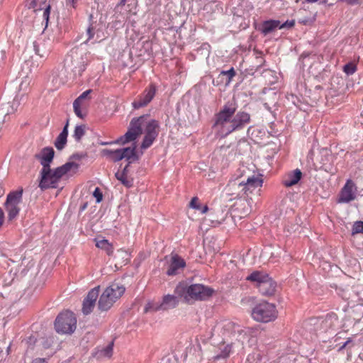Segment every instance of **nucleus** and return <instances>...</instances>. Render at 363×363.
<instances>
[{
	"label": "nucleus",
	"instance_id": "4d7b16f0",
	"mask_svg": "<svg viewBox=\"0 0 363 363\" xmlns=\"http://www.w3.org/2000/svg\"><path fill=\"white\" fill-rule=\"evenodd\" d=\"M325 160H326V161H327V160H328V159H327V158H325L324 160H323V164H325Z\"/></svg>",
	"mask_w": 363,
	"mask_h": 363
},
{
	"label": "nucleus",
	"instance_id": "2f4dec72",
	"mask_svg": "<svg viewBox=\"0 0 363 363\" xmlns=\"http://www.w3.org/2000/svg\"><path fill=\"white\" fill-rule=\"evenodd\" d=\"M233 343L225 344V342H223V344L220 346V353L217 354L215 358H227L229 357L231 351H232Z\"/></svg>",
	"mask_w": 363,
	"mask_h": 363
},
{
	"label": "nucleus",
	"instance_id": "6e6552de",
	"mask_svg": "<svg viewBox=\"0 0 363 363\" xmlns=\"http://www.w3.org/2000/svg\"><path fill=\"white\" fill-rule=\"evenodd\" d=\"M23 192V189L21 187L17 191H11L7 195L4 206L9 220L16 218L20 212L18 206L22 201Z\"/></svg>",
	"mask_w": 363,
	"mask_h": 363
},
{
	"label": "nucleus",
	"instance_id": "5fc2aeb1",
	"mask_svg": "<svg viewBox=\"0 0 363 363\" xmlns=\"http://www.w3.org/2000/svg\"><path fill=\"white\" fill-rule=\"evenodd\" d=\"M322 153H325V156H328L329 155L328 153V151L326 150H323Z\"/></svg>",
	"mask_w": 363,
	"mask_h": 363
},
{
	"label": "nucleus",
	"instance_id": "c85d7f7f",
	"mask_svg": "<svg viewBox=\"0 0 363 363\" xmlns=\"http://www.w3.org/2000/svg\"><path fill=\"white\" fill-rule=\"evenodd\" d=\"M235 211L240 213V217H245L250 213V208L247 201H240L235 206Z\"/></svg>",
	"mask_w": 363,
	"mask_h": 363
},
{
	"label": "nucleus",
	"instance_id": "20e7f679",
	"mask_svg": "<svg viewBox=\"0 0 363 363\" xmlns=\"http://www.w3.org/2000/svg\"><path fill=\"white\" fill-rule=\"evenodd\" d=\"M251 315L252 319L258 323H268L277 320L278 310L274 303L262 301L255 306Z\"/></svg>",
	"mask_w": 363,
	"mask_h": 363
},
{
	"label": "nucleus",
	"instance_id": "f3484780",
	"mask_svg": "<svg viewBox=\"0 0 363 363\" xmlns=\"http://www.w3.org/2000/svg\"><path fill=\"white\" fill-rule=\"evenodd\" d=\"M233 118L232 133L243 129L251 121L250 114L245 111H238Z\"/></svg>",
	"mask_w": 363,
	"mask_h": 363
},
{
	"label": "nucleus",
	"instance_id": "864d4df0",
	"mask_svg": "<svg viewBox=\"0 0 363 363\" xmlns=\"http://www.w3.org/2000/svg\"><path fill=\"white\" fill-rule=\"evenodd\" d=\"M318 0H305V1L306 3H313V2H316L318 1Z\"/></svg>",
	"mask_w": 363,
	"mask_h": 363
},
{
	"label": "nucleus",
	"instance_id": "cd10ccee",
	"mask_svg": "<svg viewBox=\"0 0 363 363\" xmlns=\"http://www.w3.org/2000/svg\"><path fill=\"white\" fill-rule=\"evenodd\" d=\"M102 153L104 156L108 157L110 160L113 162H118L123 159V154L121 152V149H117L115 150L104 149L102 151Z\"/></svg>",
	"mask_w": 363,
	"mask_h": 363
},
{
	"label": "nucleus",
	"instance_id": "58836bf2",
	"mask_svg": "<svg viewBox=\"0 0 363 363\" xmlns=\"http://www.w3.org/2000/svg\"><path fill=\"white\" fill-rule=\"evenodd\" d=\"M220 74L223 75L228 76V82H230L233 79V78L236 75V72L233 67L230 68L228 71H222Z\"/></svg>",
	"mask_w": 363,
	"mask_h": 363
},
{
	"label": "nucleus",
	"instance_id": "0eeeda50",
	"mask_svg": "<svg viewBox=\"0 0 363 363\" xmlns=\"http://www.w3.org/2000/svg\"><path fill=\"white\" fill-rule=\"evenodd\" d=\"M213 293L211 288L201 284L189 285L186 281H180L175 289L177 295H212Z\"/></svg>",
	"mask_w": 363,
	"mask_h": 363
},
{
	"label": "nucleus",
	"instance_id": "3c124183",
	"mask_svg": "<svg viewBox=\"0 0 363 363\" xmlns=\"http://www.w3.org/2000/svg\"><path fill=\"white\" fill-rule=\"evenodd\" d=\"M199 211H201V213L204 214V213H207V212H208V206H207V205H205V206H203V207H201V208H200V210H199Z\"/></svg>",
	"mask_w": 363,
	"mask_h": 363
},
{
	"label": "nucleus",
	"instance_id": "ddd939ff",
	"mask_svg": "<svg viewBox=\"0 0 363 363\" xmlns=\"http://www.w3.org/2000/svg\"><path fill=\"white\" fill-rule=\"evenodd\" d=\"M91 90L84 91L79 97H77L73 103V108L74 113L80 118H83L86 116V111L89 105V94Z\"/></svg>",
	"mask_w": 363,
	"mask_h": 363
},
{
	"label": "nucleus",
	"instance_id": "603ef678",
	"mask_svg": "<svg viewBox=\"0 0 363 363\" xmlns=\"http://www.w3.org/2000/svg\"><path fill=\"white\" fill-rule=\"evenodd\" d=\"M352 341V340L350 338H349L344 344L342 347H340V350H343L344 348L346 347V346Z\"/></svg>",
	"mask_w": 363,
	"mask_h": 363
},
{
	"label": "nucleus",
	"instance_id": "f704fd0d",
	"mask_svg": "<svg viewBox=\"0 0 363 363\" xmlns=\"http://www.w3.org/2000/svg\"><path fill=\"white\" fill-rule=\"evenodd\" d=\"M86 133V125H77L74 128V133H73V138L74 140L77 142H79L82 137Z\"/></svg>",
	"mask_w": 363,
	"mask_h": 363
},
{
	"label": "nucleus",
	"instance_id": "7ed1b4c3",
	"mask_svg": "<svg viewBox=\"0 0 363 363\" xmlns=\"http://www.w3.org/2000/svg\"><path fill=\"white\" fill-rule=\"evenodd\" d=\"M237 108L236 102L229 101L215 114L213 128L216 130L217 135L225 138L232 133L233 117Z\"/></svg>",
	"mask_w": 363,
	"mask_h": 363
},
{
	"label": "nucleus",
	"instance_id": "9d476101",
	"mask_svg": "<svg viewBox=\"0 0 363 363\" xmlns=\"http://www.w3.org/2000/svg\"><path fill=\"white\" fill-rule=\"evenodd\" d=\"M90 60L89 52L78 50H72L71 54L72 71L76 74L82 75Z\"/></svg>",
	"mask_w": 363,
	"mask_h": 363
},
{
	"label": "nucleus",
	"instance_id": "5701e85b",
	"mask_svg": "<svg viewBox=\"0 0 363 363\" xmlns=\"http://www.w3.org/2000/svg\"><path fill=\"white\" fill-rule=\"evenodd\" d=\"M118 296H99L97 308L100 311H106L110 309L117 301Z\"/></svg>",
	"mask_w": 363,
	"mask_h": 363
},
{
	"label": "nucleus",
	"instance_id": "a211bd4d",
	"mask_svg": "<svg viewBox=\"0 0 363 363\" xmlns=\"http://www.w3.org/2000/svg\"><path fill=\"white\" fill-rule=\"evenodd\" d=\"M214 330L218 333H222L223 336L235 335L236 333L235 324L226 320L217 323Z\"/></svg>",
	"mask_w": 363,
	"mask_h": 363
},
{
	"label": "nucleus",
	"instance_id": "e433bc0d",
	"mask_svg": "<svg viewBox=\"0 0 363 363\" xmlns=\"http://www.w3.org/2000/svg\"><path fill=\"white\" fill-rule=\"evenodd\" d=\"M54 344V337H47L43 338L41 340L42 347L44 349H50Z\"/></svg>",
	"mask_w": 363,
	"mask_h": 363
},
{
	"label": "nucleus",
	"instance_id": "39448f33",
	"mask_svg": "<svg viewBox=\"0 0 363 363\" xmlns=\"http://www.w3.org/2000/svg\"><path fill=\"white\" fill-rule=\"evenodd\" d=\"M54 325L57 333L71 335L77 328V318L72 311H64L57 316Z\"/></svg>",
	"mask_w": 363,
	"mask_h": 363
},
{
	"label": "nucleus",
	"instance_id": "4be33fe9",
	"mask_svg": "<svg viewBox=\"0 0 363 363\" xmlns=\"http://www.w3.org/2000/svg\"><path fill=\"white\" fill-rule=\"evenodd\" d=\"M125 291L124 284L119 281H115L105 289L102 295H123Z\"/></svg>",
	"mask_w": 363,
	"mask_h": 363
},
{
	"label": "nucleus",
	"instance_id": "8fccbe9b",
	"mask_svg": "<svg viewBox=\"0 0 363 363\" xmlns=\"http://www.w3.org/2000/svg\"><path fill=\"white\" fill-rule=\"evenodd\" d=\"M4 221V213L3 210L0 208V228L2 226Z\"/></svg>",
	"mask_w": 363,
	"mask_h": 363
},
{
	"label": "nucleus",
	"instance_id": "412c9836",
	"mask_svg": "<svg viewBox=\"0 0 363 363\" xmlns=\"http://www.w3.org/2000/svg\"><path fill=\"white\" fill-rule=\"evenodd\" d=\"M302 177V172L300 169H296L289 172L283 179L282 183L286 187L292 186L296 184Z\"/></svg>",
	"mask_w": 363,
	"mask_h": 363
},
{
	"label": "nucleus",
	"instance_id": "a18cd8bd",
	"mask_svg": "<svg viewBox=\"0 0 363 363\" xmlns=\"http://www.w3.org/2000/svg\"><path fill=\"white\" fill-rule=\"evenodd\" d=\"M294 25H295L294 21H286L283 24H281V25L279 24V29H282L284 28H292L294 26Z\"/></svg>",
	"mask_w": 363,
	"mask_h": 363
},
{
	"label": "nucleus",
	"instance_id": "6ab92c4d",
	"mask_svg": "<svg viewBox=\"0 0 363 363\" xmlns=\"http://www.w3.org/2000/svg\"><path fill=\"white\" fill-rule=\"evenodd\" d=\"M242 182L245 195L252 193L256 188L261 187L263 183V180L257 176L248 177L246 182Z\"/></svg>",
	"mask_w": 363,
	"mask_h": 363
},
{
	"label": "nucleus",
	"instance_id": "1a4fd4ad",
	"mask_svg": "<svg viewBox=\"0 0 363 363\" xmlns=\"http://www.w3.org/2000/svg\"><path fill=\"white\" fill-rule=\"evenodd\" d=\"M39 187L42 191L48 189H56L62 178L57 168L51 169H41L40 172Z\"/></svg>",
	"mask_w": 363,
	"mask_h": 363
},
{
	"label": "nucleus",
	"instance_id": "f257e3e1",
	"mask_svg": "<svg viewBox=\"0 0 363 363\" xmlns=\"http://www.w3.org/2000/svg\"><path fill=\"white\" fill-rule=\"evenodd\" d=\"M143 128H145V137L141 144L142 149L150 147L159 134L158 121L149 119L148 115H143L138 118H134L130 123V126L125 134L113 143H104L102 145L117 143L125 145V143L134 141L143 133Z\"/></svg>",
	"mask_w": 363,
	"mask_h": 363
},
{
	"label": "nucleus",
	"instance_id": "49530a36",
	"mask_svg": "<svg viewBox=\"0 0 363 363\" xmlns=\"http://www.w3.org/2000/svg\"><path fill=\"white\" fill-rule=\"evenodd\" d=\"M5 315H6L5 311L2 308L0 309V326L1 325L4 326L6 324Z\"/></svg>",
	"mask_w": 363,
	"mask_h": 363
},
{
	"label": "nucleus",
	"instance_id": "4468645a",
	"mask_svg": "<svg viewBox=\"0 0 363 363\" xmlns=\"http://www.w3.org/2000/svg\"><path fill=\"white\" fill-rule=\"evenodd\" d=\"M224 191L226 195L231 196L230 199V200L236 198H242V196H246L244 192L242 182H241L238 178L230 181Z\"/></svg>",
	"mask_w": 363,
	"mask_h": 363
},
{
	"label": "nucleus",
	"instance_id": "bb28decb",
	"mask_svg": "<svg viewBox=\"0 0 363 363\" xmlns=\"http://www.w3.org/2000/svg\"><path fill=\"white\" fill-rule=\"evenodd\" d=\"M279 24L280 21L277 20L265 21L262 23L260 30L262 33L267 35L279 27Z\"/></svg>",
	"mask_w": 363,
	"mask_h": 363
},
{
	"label": "nucleus",
	"instance_id": "de8ad7c7",
	"mask_svg": "<svg viewBox=\"0 0 363 363\" xmlns=\"http://www.w3.org/2000/svg\"><path fill=\"white\" fill-rule=\"evenodd\" d=\"M100 293V286H97L92 289L88 294V295H99Z\"/></svg>",
	"mask_w": 363,
	"mask_h": 363
},
{
	"label": "nucleus",
	"instance_id": "b1692460",
	"mask_svg": "<svg viewBox=\"0 0 363 363\" xmlns=\"http://www.w3.org/2000/svg\"><path fill=\"white\" fill-rule=\"evenodd\" d=\"M68 126L69 121H67L62 131L60 133L55 141V146L58 150H62L67 143V138L68 136Z\"/></svg>",
	"mask_w": 363,
	"mask_h": 363
},
{
	"label": "nucleus",
	"instance_id": "09e8293b",
	"mask_svg": "<svg viewBox=\"0 0 363 363\" xmlns=\"http://www.w3.org/2000/svg\"><path fill=\"white\" fill-rule=\"evenodd\" d=\"M327 321H330V323H333L334 321H337V317L335 314L330 315L327 318Z\"/></svg>",
	"mask_w": 363,
	"mask_h": 363
},
{
	"label": "nucleus",
	"instance_id": "7c9ffc66",
	"mask_svg": "<svg viewBox=\"0 0 363 363\" xmlns=\"http://www.w3.org/2000/svg\"><path fill=\"white\" fill-rule=\"evenodd\" d=\"M135 149L136 145L135 143L133 145L132 147L121 149V154H123V156H124L123 159H126L128 160H130L131 159L137 160L138 157L136 156Z\"/></svg>",
	"mask_w": 363,
	"mask_h": 363
},
{
	"label": "nucleus",
	"instance_id": "4c0bfd02",
	"mask_svg": "<svg viewBox=\"0 0 363 363\" xmlns=\"http://www.w3.org/2000/svg\"><path fill=\"white\" fill-rule=\"evenodd\" d=\"M363 233V221H357L352 226V234Z\"/></svg>",
	"mask_w": 363,
	"mask_h": 363
},
{
	"label": "nucleus",
	"instance_id": "13d9d810",
	"mask_svg": "<svg viewBox=\"0 0 363 363\" xmlns=\"http://www.w3.org/2000/svg\"><path fill=\"white\" fill-rule=\"evenodd\" d=\"M72 4L74 5V0H72Z\"/></svg>",
	"mask_w": 363,
	"mask_h": 363
},
{
	"label": "nucleus",
	"instance_id": "6e6d98bb",
	"mask_svg": "<svg viewBox=\"0 0 363 363\" xmlns=\"http://www.w3.org/2000/svg\"><path fill=\"white\" fill-rule=\"evenodd\" d=\"M350 4H354L358 1V0H349Z\"/></svg>",
	"mask_w": 363,
	"mask_h": 363
},
{
	"label": "nucleus",
	"instance_id": "f8f14e48",
	"mask_svg": "<svg viewBox=\"0 0 363 363\" xmlns=\"http://www.w3.org/2000/svg\"><path fill=\"white\" fill-rule=\"evenodd\" d=\"M156 91V86L154 84H150L143 92L138 96L137 100L133 102V106L135 108L146 106L155 96Z\"/></svg>",
	"mask_w": 363,
	"mask_h": 363
},
{
	"label": "nucleus",
	"instance_id": "37998d69",
	"mask_svg": "<svg viewBox=\"0 0 363 363\" xmlns=\"http://www.w3.org/2000/svg\"><path fill=\"white\" fill-rule=\"evenodd\" d=\"M50 12V6L48 5L44 9L43 15V19L46 22V26L48 25V23Z\"/></svg>",
	"mask_w": 363,
	"mask_h": 363
},
{
	"label": "nucleus",
	"instance_id": "aec40b11",
	"mask_svg": "<svg viewBox=\"0 0 363 363\" xmlns=\"http://www.w3.org/2000/svg\"><path fill=\"white\" fill-rule=\"evenodd\" d=\"M79 167V164L78 163L69 161L57 167V169L61 177L63 176L72 177L77 172Z\"/></svg>",
	"mask_w": 363,
	"mask_h": 363
},
{
	"label": "nucleus",
	"instance_id": "9b49d317",
	"mask_svg": "<svg viewBox=\"0 0 363 363\" xmlns=\"http://www.w3.org/2000/svg\"><path fill=\"white\" fill-rule=\"evenodd\" d=\"M357 186L351 179L347 180L342 188L338 198V203H349L356 199Z\"/></svg>",
	"mask_w": 363,
	"mask_h": 363
},
{
	"label": "nucleus",
	"instance_id": "2eb2a0df",
	"mask_svg": "<svg viewBox=\"0 0 363 363\" xmlns=\"http://www.w3.org/2000/svg\"><path fill=\"white\" fill-rule=\"evenodd\" d=\"M185 267L186 262L182 257L177 254H172L166 273L168 276H174L178 274Z\"/></svg>",
	"mask_w": 363,
	"mask_h": 363
},
{
	"label": "nucleus",
	"instance_id": "c03bdc74",
	"mask_svg": "<svg viewBox=\"0 0 363 363\" xmlns=\"http://www.w3.org/2000/svg\"><path fill=\"white\" fill-rule=\"evenodd\" d=\"M26 6L28 9H33L35 11H36L38 9H36L37 6V1L36 0H26Z\"/></svg>",
	"mask_w": 363,
	"mask_h": 363
},
{
	"label": "nucleus",
	"instance_id": "a878e982",
	"mask_svg": "<svg viewBox=\"0 0 363 363\" xmlns=\"http://www.w3.org/2000/svg\"><path fill=\"white\" fill-rule=\"evenodd\" d=\"M98 296H86L82 303V313L84 315L91 313L96 306V302Z\"/></svg>",
	"mask_w": 363,
	"mask_h": 363
},
{
	"label": "nucleus",
	"instance_id": "72a5a7b5",
	"mask_svg": "<svg viewBox=\"0 0 363 363\" xmlns=\"http://www.w3.org/2000/svg\"><path fill=\"white\" fill-rule=\"evenodd\" d=\"M113 342H110L106 347L97 352L99 358H110L113 354Z\"/></svg>",
	"mask_w": 363,
	"mask_h": 363
},
{
	"label": "nucleus",
	"instance_id": "79ce46f5",
	"mask_svg": "<svg viewBox=\"0 0 363 363\" xmlns=\"http://www.w3.org/2000/svg\"><path fill=\"white\" fill-rule=\"evenodd\" d=\"M52 355V352L48 356V357H38L32 360L31 363H48L49 358Z\"/></svg>",
	"mask_w": 363,
	"mask_h": 363
},
{
	"label": "nucleus",
	"instance_id": "c756f323",
	"mask_svg": "<svg viewBox=\"0 0 363 363\" xmlns=\"http://www.w3.org/2000/svg\"><path fill=\"white\" fill-rule=\"evenodd\" d=\"M96 246L104 250L107 255H111L113 252V245L106 239L96 240Z\"/></svg>",
	"mask_w": 363,
	"mask_h": 363
},
{
	"label": "nucleus",
	"instance_id": "c9c22d12",
	"mask_svg": "<svg viewBox=\"0 0 363 363\" xmlns=\"http://www.w3.org/2000/svg\"><path fill=\"white\" fill-rule=\"evenodd\" d=\"M343 71L347 74H353L357 71V65L354 63H347L343 67Z\"/></svg>",
	"mask_w": 363,
	"mask_h": 363
},
{
	"label": "nucleus",
	"instance_id": "f03ea898",
	"mask_svg": "<svg viewBox=\"0 0 363 363\" xmlns=\"http://www.w3.org/2000/svg\"><path fill=\"white\" fill-rule=\"evenodd\" d=\"M206 296H153L146 301L144 313L169 310L179 306L192 305L196 301L205 300Z\"/></svg>",
	"mask_w": 363,
	"mask_h": 363
},
{
	"label": "nucleus",
	"instance_id": "473e14b6",
	"mask_svg": "<svg viewBox=\"0 0 363 363\" xmlns=\"http://www.w3.org/2000/svg\"><path fill=\"white\" fill-rule=\"evenodd\" d=\"M86 33L88 35L87 40H89L94 38L95 34H96V40H98V41H101L105 38V35L104 33H102V35H100L99 29H98L96 31V27L93 24H91L87 28Z\"/></svg>",
	"mask_w": 363,
	"mask_h": 363
},
{
	"label": "nucleus",
	"instance_id": "423d86ee",
	"mask_svg": "<svg viewBox=\"0 0 363 363\" xmlns=\"http://www.w3.org/2000/svg\"><path fill=\"white\" fill-rule=\"evenodd\" d=\"M246 280L258 286H264L267 289L264 295H274L277 292V284L263 271H254L246 277Z\"/></svg>",
	"mask_w": 363,
	"mask_h": 363
},
{
	"label": "nucleus",
	"instance_id": "393cba45",
	"mask_svg": "<svg viewBox=\"0 0 363 363\" xmlns=\"http://www.w3.org/2000/svg\"><path fill=\"white\" fill-rule=\"evenodd\" d=\"M128 164L126 165L123 170L116 173L115 176L125 186L131 187L133 185V179L128 175Z\"/></svg>",
	"mask_w": 363,
	"mask_h": 363
},
{
	"label": "nucleus",
	"instance_id": "a19ab883",
	"mask_svg": "<svg viewBox=\"0 0 363 363\" xmlns=\"http://www.w3.org/2000/svg\"><path fill=\"white\" fill-rule=\"evenodd\" d=\"M94 197L97 203H100L103 200V194L99 187H96L93 193Z\"/></svg>",
	"mask_w": 363,
	"mask_h": 363
},
{
	"label": "nucleus",
	"instance_id": "ea45409f",
	"mask_svg": "<svg viewBox=\"0 0 363 363\" xmlns=\"http://www.w3.org/2000/svg\"><path fill=\"white\" fill-rule=\"evenodd\" d=\"M189 207L194 209L200 210L201 204L199 203L198 197H193L189 203Z\"/></svg>",
	"mask_w": 363,
	"mask_h": 363
},
{
	"label": "nucleus",
	"instance_id": "dca6fc26",
	"mask_svg": "<svg viewBox=\"0 0 363 363\" xmlns=\"http://www.w3.org/2000/svg\"><path fill=\"white\" fill-rule=\"evenodd\" d=\"M55 156L54 149L51 147H46L41 151L35 155V158L40 161L42 165L41 169H47L50 167V163L52 162Z\"/></svg>",
	"mask_w": 363,
	"mask_h": 363
}]
</instances>
